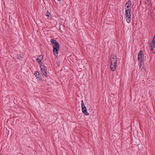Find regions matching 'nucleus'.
<instances>
[{
    "instance_id": "f257e3e1",
    "label": "nucleus",
    "mask_w": 155,
    "mask_h": 155,
    "mask_svg": "<svg viewBox=\"0 0 155 155\" xmlns=\"http://www.w3.org/2000/svg\"><path fill=\"white\" fill-rule=\"evenodd\" d=\"M50 41L53 47V52L54 55L57 56L60 48L59 44L56 40L53 39H51Z\"/></svg>"
},
{
    "instance_id": "f03ea898",
    "label": "nucleus",
    "mask_w": 155,
    "mask_h": 155,
    "mask_svg": "<svg viewBox=\"0 0 155 155\" xmlns=\"http://www.w3.org/2000/svg\"><path fill=\"white\" fill-rule=\"evenodd\" d=\"M110 61V69L112 71H114L115 70L117 66V58L114 55H111Z\"/></svg>"
},
{
    "instance_id": "7ed1b4c3",
    "label": "nucleus",
    "mask_w": 155,
    "mask_h": 155,
    "mask_svg": "<svg viewBox=\"0 0 155 155\" xmlns=\"http://www.w3.org/2000/svg\"><path fill=\"white\" fill-rule=\"evenodd\" d=\"M137 56V59L139 62L140 68L141 69L143 68V59L144 55L141 50L140 51Z\"/></svg>"
},
{
    "instance_id": "20e7f679",
    "label": "nucleus",
    "mask_w": 155,
    "mask_h": 155,
    "mask_svg": "<svg viewBox=\"0 0 155 155\" xmlns=\"http://www.w3.org/2000/svg\"><path fill=\"white\" fill-rule=\"evenodd\" d=\"M125 17L126 21L128 23H130L131 20V8L129 9L125 8Z\"/></svg>"
},
{
    "instance_id": "39448f33",
    "label": "nucleus",
    "mask_w": 155,
    "mask_h": 155,
    "mask_svg": "<svg viewBox=\"0 0 155 155\" xmlns=\"http://www.w3.org/2000/svg\"><path fill=\"white\" fill-rule=\"evenodd\" d=\"M81 108L82 112L86 115L88 116L89 115V113L87 111L86 108L84 104L83 101H81Z\"/></svg>"
},
{
    "instance_id": "423d86ee",
    "label": "nucleus",
    "mask_w": 155,
    "mask_h": 155,
    "mask_svg": "<svg viewBox=\"0 0 155 155\" xmlns=\"http://www.w3.org/2000/svg\"><path fill=\"white\" fill-rule=\"evenodd\" d=\"M40 68L42 73L46 77H47L48 74L47 72L46 69V67L45 65H41Z\"/></svg>"
},
{
    "instance_id": "0eeeda50",
    "label": "nucleus",
    "mask_w": 155,
    "mask_h": 155,
    "mask_svg": "<svg viewBox=\"0 0 155 155\" xmlns=\"http://www.w3.org/2000/svg\"><path fill=\"white\" fill-rule=\"evenodd\" d=\"M43 55H40L38 56V58L36 59L37 62L40 65V63H41V61L43 59Z\"/></svg>"
},
{
    "instance_id": "6e6552de",
    "label": "nucleus",
    "mask_w": 155,
    "mask_h": 155,
    "mask_svg": "<svg viewBox=\"0 0 155 155\" xmlns=\"http://www.w3.org/2000/svg\"><path fill=\"white\" fill-rule=\"evenodd\" d=\"M132 4L131 2L129 0L126 4L125 6L126 7L125 8H127V9H129L131 5Z\"/></svg>"
},
{
    "instance_id": "1a4fd4ad",
    "label": "nucleus",
    "mask_w": 155,
    "mask_h": 155,
    "mask_svg": "<svg viewBox=\"0 0 155 155\" xmlns=\"http://www.w3.org/2000/svg\"><path fill=\"white\" fill-rule=\"evenodd\" d=\"M34 74L37 77V78H38L39 80H41L42 79L41 78V75L39 74V72L38 71H36L35 72Z\"/></svg>"
},
{
    "instance_id": "9d476101",
    "label": "nucleus",
    "mask_w": 155,
    "mask_h": 155,
    "mask_svg": "<svg viewBox=\"0 0 155 155\" xmlns=\"http://www.w3.org/2000/svg\"><path fill=\"white\" fill-rule=\"evenodd\" d=\"M153 45L152 44H150V49L152 50L153 53H155V47H153L152 46Z\"/></svg>"
},
{
    "instance_id": "9b49d317",
    "label": "nucleus",
    "mask_w": 155,
    "mask_h": 155,
    "mask_svg": "<svg viewBox=\"0 0 155 155\" xmlns=\"http://www.w3.org/2000/svg\"><path fill=\"white\" fill-rule=\"evenodd\" d=\"M46 16L48 17H49L51 15V14L48 11H47L46 13Z\"/></svg>"
},
{
    "instance_id": "f8f14e48",
    "label": "nucleus",
    "mask_w": 155,
    "mask_h": 155,
    "mask_svg": "<svg viewBox=\"0 0 155 155\" xmlns=\"http://www.w3.org/2000/svg\"><path fill=\"white\" fill-rule=\"evenodd\" d=\"M153 45L155 46V35L154 36L153 41Z\"/></svg>"
},
{
    "instance_id": "ddd939ff",
    "label": "nucleus",
    "mask_w": 155,
    "mask_h": 155,
    "mask_svg": "<svg viewBox=\"0 0 155 155\" xmlns=\"http://www.w3.org/2000/svg\"><path fill=\"white\" fill-rule=\"evenodd\" d=\"M17 58L19 59H21L22 58V57L20 55L18 54L17 55Z\"/></svg>"
},
{
    "instance_id": "4468645a",
    "label": "nucleus",
    "mask_w": 155,
    "mask_h": 155,
    "mask_svg": "<svg viewBox=\"0 0 155 155\" xmlns=\"http://www.w3.org/2000/svg\"><path fill=\"white\" fill-rule=\"evenodd\" d=\"M56 64L58 66H60V62L59 61H57Z\"/></svg>"
},
{
    "instance_id": "2eb2a0df",
    "label": "nucleus",
    "mask_w": 155,
    "mask_h": 155,
    "mask_svg": "<svg viewBox=\"0 0 155 155\" xmlns=\"http://www.w3.org/2000/svg\"><path fill=\"white\" fill-rule=\"evenodd\" d=\"M61 0H59V1H61Z\"/></svg>"
},
{
    "instance_id": "dca6fc26",
    "label": "nucleus",
    "mask_w": 155,
    "mask_h": 155,
    "mask_svg": "<svg viewBox=\"0 0 155 155\" xmlns=\"http://www.w3.org/2000/svg\"><path fill=\"white\" fill-rule=\"evenodd\" d=\"M58 1H59V0H58Z\"/></svg>"
}]
</instances>
